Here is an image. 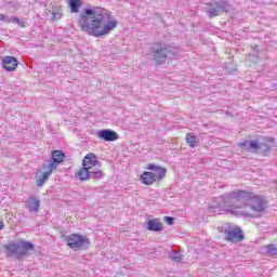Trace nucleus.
<instances>
[{
  "label": "nucleus",
  "instance_id": "obj_1",
  "mask_svg": "<svg viewBox=\"0 0 277 277\" xmlns=\"http://www.w3.org/2000/svg\"><path fill=\"white\" fill-rule=\"evenodd\" d=\"M79 27L81 31L101 38L107 36L118 27V21H111V12L105 8L91 6L81 10L79 15Z\"/></svg>",
  "mask_w": 277,
  "mask_h": 277
},
{
  "label": "nucleus",
  "instance_id": "obj_2",
  "mask_svg": "<svg viewBox=\"0 0 277 277\" xmlns=\"http://www.w3.org/2000/svg\"><path fill=\"white\" fill-rule=\"evenodd\" d=\"M250 198H252V193L247 190H237L233 192L230 195H225L221 198H219L217 205H212L208 207V212L210 215H222V211H233L230 209H226L227 207L230 208L233 205H230L232 200H236V202H241L240 207H248V202L250 201Z\"/></svg>",
  "mask_w": 277,
  "mask_h": 277
},
{
  "label": "nucleus",
  "instance_id": "obj_3",
  "mask_svg": "<svg viewBox=\"0 0 277 277\" xmlns=\"http://www.w3.org/2000/svg\"><path fill=\"white\" fill-rule=\"evenodd\" d=\"M4 248L6 249V256H15L17 261H22L29 252L36 250V246L27 240L9 242Z\"/></svg>",
  "mask_w": 277,
  "mask_h": 277
},
{
  "label": "nucleus",
  "instance_id": "obj_4",
  "mask_svg": "<svg viewBox=\"0 0 277 277\" xmlns=\"http://www.w3.org/2000/svg\"><path fill=\"white\" fill-rule=\"evenodd\" d=\"M179 50L173 45L159 44L151 48V57L156 62L157 66L166 64V62L177 55Z\"/></svg>",
  "mask_w": 277,
  "mask_h": 277
},
{
  "label": "nucleus",
  "instance_id": "obj_5",
  "mask_svg": "<svg viewBox=\"0 0 277 277\" xmlns=\"http://www.w3.org/2000/svg\"><path fill=\"white\" fill-rule=\"evenodd\" d=\"M67 246L76 252L78 250H85L90 246V239L79 234H71L67 237Z\"/></svg>",
  "mask_w": 277,
  "mask_h": 277
},
{
  "label": "nucleus",
  "instance_id": "obj_6",
  "mask_svg": "<svg viewBox=\"0 0 277 277\" xmlns=\"http://www.w3.org/2000/svg\"><path fill=\"white\" fill-rule=\"evenodd\" d=\"M229 10L230 4L225 0H220L208 4L207 14L210 18H215V16H220L222 12H228Z\"/></svg>",
  "mask_w": 277,
  "mask_h": 277
},
{
  "label": "nucleus",
  "instance_id": "obj_7",
  "mask_svg": "<svg viewBox=\"0 0 277 277\" xmlns=\"http://www.w3.org/2000/svg\"><path fill=\"white\" fill-rule=\"evenodd\" d=\"M265 143H259V141H250L249 144V150H252V153H259V150H264V155H269L272 153V145L274 144V137L266 136Z\"/></svg>",
  "mask_w": 277,
  "mask_h": 277
},
{
  "label": "nucleus",
  "instance_id": "obj_8",
  "mask_svg": "<svg viewBox=\"0 0 277 277\" xmlns=\"http://www.w3.org/2000/svg\"><path fill=\"white\" fill-rule=\"evenodd\" d=\"M78 179L79 181H88L90 179L97 181L98 179H103V170H91L88 167L82 166L78 172Z\"/></svg>",
  "mask_w": 277,
  "mask_h": 277
},
{
  "label": "nucleus",
  "instance_id": "obj_9",
  "mask_svg": "<svg viewBox=\"0 0 277 277\" xmlns=\"http://www.w3.org/2000/svg\"><path fill=\"white\" fill-rule=\"evenodd\" d=\"M265 199L263 197L255 195L254 193H251V197L248 201V207L254 211V213H263L265 211Z\"/></svg>",
  "mask_w": 277,
  "mask_h": 277
},
{
  "label": "nucleus",
  "instance_id": "obj_10",
  "mask_svg": "<svg viewBox=\"0 0 277 277\" xmlns=\"http://www.w3.org/2000/svg\"><path fill=\"white\" fill-rule=\"evenodd\" d=\"M66 159V154L62 150H53L52 157L45 163H43L42 168H50L51 170H55L60 163H62Z\"/></svg>",
  "mask_w": 277,
  "mask_h": 277
},
{
  "label": "nucleus",
  "instance_id": "obj_11",
  "mask_svg": "<svg viewBox=\"0 0 277 277\" xmlns=\"http://www.w3.org/2000/svg\"><path fill=\"white\" fill-rule=\"evenodd\" d=\"M225 239L230 241V243H239L246 239V236H243L241 227H235L233 229H225Z\"/></svg>",
  "mask_w": 277,
  "mask_h": 277
},
{
  "label": "nucleus",
  "instance_id": "obj_12",
  "mask_svg": "<svg viewBox=\"0 0 277 277\" xmlns=\"http://www.w3.org/2000/svg\"><path fill=\"white\" fill-rule=\"evenodd\" d=\"M1 64L6 72H14L18 68V58L16 56H4Z\"/></svg>",
  "mask_w": 277,
  "mask_h": 277
},
{
  "label": "nucleus",
  "instance_id": "obj_13",
  "mask_svg": "<svg viewBox=\"0 0 277 277\" xmlns=\"http://www.w3.org/2000/svg\"><path fill=\"white\" fill-rule=\"evenodd\" d=\"M97 137L103 142H116V140H119L118 132L111 129H104L97 131Z\"/></svg>",
  "mask_w": 277,
  "mask_h": 277
},
{
  "label": "nucleus",
  "instance_id": "obj_14",
  "mask_svg": "<svg viewBox=\"0 0 277 277\" xmlns=\"http://www.w3.org/2000/svg\"><path fill=\"white\" fill-rule=\"evenodd\" d=\"M41 201L36 196H29L25 200V207L29 213H39Z\"/></svg>",
  "mask_w": 277,
  "mask_h": 277
},
{
  "label": "nucleus",
  "instance_id": "obj_15",
  "mask_svg": "<svg viewBox=\"0 0 277 277\" xmlns=\"http://www.w3.org/2000/svg\"><path fill=\"white\" fill-rule=\"evenodd\" d=\"M146 170H150V172H153V174L155 175L156 181H162L166 176V168L161 167V166H157L155 163H149L146 167Z\"/></svg>",
  "mask_w": 277,
  "mask_h": 277
},
{
  "label": "nucleus",
  "instance_id": "obj_16",
  "mask_svg": "<svg viewBox=\"0 0 277 277\" xmlns=\"http://www.w3.org/2000/svg\"><path fill=\"white\" fill-rule=\"evenodd\" d=\"M82 166L89 168V170H101L96 169V166H98V158L92 153L84 156Z\"/></svg>",
  "mask_w": 277,
  "mask_h": 277
},
{
  "label": "nucleus",
  "instance_id": "obj_17",
  "mask_svg": "<svg viewBox=\"0 0 277 277\" xmlns=\"http://www.w3.org/2000/svg\"><path fill=\"white\" fill-rule=\"evenodd\" d=\"M147 230L151 233H161L163 230V224L159 222V219H150L147 222Z\"/></svg>",
  "mask_w": 277,
  "mask_h": 277
},
{
  "label": "nucleus",
  "instance_id": "obj_18",
  "mask_svg": "<svg viewBox=\"0 0 277 277\" xmlns=\"http://www.w3.org/2000/svg\"><path fill=\"white\" fill-rule=\"evenodd\" d=\"M157 179L155 177V173L150 171H145L143 174H141V182L143 185H154L157 183Z\"/></svg>",
  "mask_w": 277,
  "mask_h": 277
},
{
  "label": "nucleus",
  "instance_id": "obj_19",
  "mask_svg": "<svg viewBox=\"0 0 277 277\" xmlns=\"http://www.w3.org/2000/svg\"><path fill=\"white\" fill-rule=\"evenodd\" d=\"M43 170H45L41 177L37 179L36 185L37 187H43L44 183H47V181H49V176H51V174H53V169L51 168H43Z\"/></svg>",
  "mask_w": 277,
  "mask_h": 277
},
{
  "label": "nucleus",
  "instance_id": "obj_20",
  "mask_svg": "<svg viewBox=\"0 0 277 277\" xmlns=\"http://www.w3.org/2000/svg\"><path fill=\"white\" fill-rule=\"evenodd\" d=\"M68 5L71 14H79V9L81 8L82 2L81 0H68Z\"/></svg>",
  "mask_w": 277,
  "mask_h": 277
},
{
  "label": "nucleus",
  "instance_id": "obj_21",
  "mask_svg": "<svg viewBox=\"0 0 277 277\" xmlns=\"http://www.w3.org/2000/svg\"><path fill=\"white\" fill-rule=\"evenodd\" d=\"M198 142H199L198 136H196L194 133L186 134V144L190 148H196V146H198Z\"/></svg>",
  "mask_w": 277,
  "mask_h": 277
},
{
  "label": "nucleus",
  "instance_id": "obj_22",
  "mask_svg": "<svg viewBox=\"0 0 277 277\" xmlns=\"http://www.w3.org/2000/svg\"><path fill=\"white\" fill-rule=\"evenodd\" d=\"M263 250H264L265 254H267L268 256L277 255V248L274 245H265L263 247Z\"/></svg>",
  "mask_w": 277,
  "mask_h": 277
},
{
  "label": "nucleus",
  "instance_id": "obj_23",
  "mask_svg": "<svg viewBox=\"0 0 277 277\" xmlns=\"http://www.w3.org/2000/svg\"><path fill=\"white\" fill-rule=\"evenodd\" d=\"M5 6L10 10L12 14L16 12V10H21V4L18 1H8L5 2Z\"/></svg>",
  "mask_w": 277,
  "mask_h": 277
},
{
  "label": "nucleus",
  "instance_id": "obj_24",
  "mask_svg": "<svg viewBox=\"0 0 277 277\" xmlns=\"http://www.w3.org/2000/svg\"><path fill=\"white\" fill-rule=\"evenodd\" d=\"M238 147L241 148V150H250V141L238 143Z\"/></svg>",
  "mask_w": 277,
  "mask_h": 277
},
{
  "label": "nucleus",
  "instance_id": "obj_25",
  "mask_svg": "<svg viewBox=\"0 0 277 277\" xmlns=\"http://www.w3.org/2000/svg\"><path fill=\"white\" fill-rule=\"evenodd\" d=\"M11 23L18 25L19 27H25V22L18 17H11Z\"/></svg>",
  "mask_w": 277,
  "mask_h": 277
},
{
  "label": "nucleus",
  "instance_id": "obj_26",
  "mask_svg": "<svg viewBox=\"0 0 277 277\" xmlns=\"http://www.w3.org/2000/svg\"><path fill=\"white\" fill-rule=\"evenodd\" d=\"M0 21H2L3 23H6V24H11V21H12V17L5 15V14H0Z\"/></svg>",
  "mask_w": 277,
  "mask_h": 277
},
{
  "label": "nucleus",
  "instance_id": "obj_27",
  "mask_svg": "<svg viewBox=\"0 0 277 277\" xmlns=\"http://www.w3.org/2000/svg\"><path fill=\"white\" fill-rule=\"evenodd\" d=\"M163 222H166V224H168L169 226H172L174 224V217H172V216H164L163 217Z\"/></svg>",
  "mask_w": 277,
  "mask_h": 277
},
{
  "label": "nucleus",
  "instance_id": "obj_28",
  "mask_svg": "<svg viewBox=\"0 0 277 277\" xmlns=\"http://www.w3.org/2000/svg\"><path fill=\"white\" fill-rule=\"evenodd\" d=\"M240 215H242V217H250L251 220H254V217H258L256 214H252L248 212H240Z\"/></svg>",
  "mask_w": 277,
  "mask_h": 277
},
{
  "label": "nucleus",
  "instance_id": "obj_29",
  "mask_svg": "<svg viewBox=\"0 0 277 277\" xmlns=\"http://www.w3.org/2000/svg\"><path fill=\"white\" fill-rule=\"evenodd\" d=\"M172 261H174L175 263H181V261H183V255H174L171 258Z\"/></svg>",
  "mask_w": 277,
  "mask_h": 277
},
{
  "label": "nucleus",
  "instance_id": "obj_30",
  "mask_svg": "<svg viewBox=\"0 0 277 277\" xmlns=\"http://www.w3.org/2000/svg\"><path fill=\"white\" fill-rule=\"evenodd\" d=\"M53 14V21H57V19H60L61 17H60V14H57V13H55V12H53L52 13Z\"/></svg>",
  "mask_w": 277,
  "mask_h": 277
},
{
  "label": "nucleus",
  "instance_id": "obj_31",
  "mask_svg": "<svg viewBox=\"0 0 277 277\" xmlns=\"http://www.w3.org/2000/svg\"><path fill=\"white\" fill-rule=\"evenodd\" d=\"M5 225L3 224V221H0V230H3V227H4Z\"/></svg>",
  "mask_w": 277,
  "mask_h": 277
},
{
  "label": "nucleus",
  "instance_id": "obj_32",
  "mask_svg": "<svg viewBox=\"0 0 277 277\" xmlns=\"http://www.w3.org/2000/svg\"><path fill=\"white\" fill-rule=\"evenodd\" d=\"M173 254H176V251L175 250H172Z\"/></svg>",
  "mask_w": 277,
  "mask_h": 277
}]
</instances>
